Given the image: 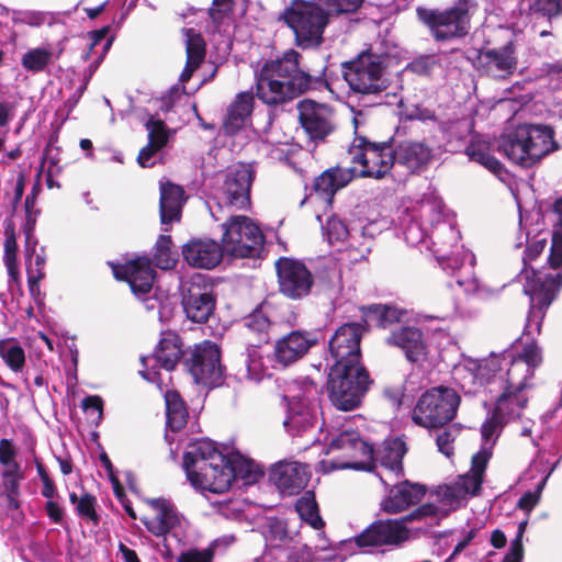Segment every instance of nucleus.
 I'll return each mask as SVG.
<instances>
[{"label":"nucleus","instance_id":"nucleus-1","mask_svg":"<svg viewBox=\"0 0 562 562\" xmlns=\"http://www.w3.org/2000/svg\"><path fill=\"white\" fill-rule=\"evenodd\" d=\"M329 16L314 1L292 0L283 10L280 20L293 32L295 46L312 53L302 56L290 48L255 71L256 95L265 104L281 105L305 92L329 89V55L317 50L324 43Z\"/></svg>","mask_w":562,"mask_h":562},{"label":"nucleus","instance_id":"nucleus-2","mask_svg":"<svg viewBox=\"0 0 562 562\" xmlns=\"http://www.w3.org/2000/svg\"><path fill=\"white\" fill-rule=\"evenodd\" d=\"M364 330L361 323H347L328 341L326 389L331 404L340 411L358 408L373 382L361 362L360 341Z\"/></svg>","mask_w":562,"mask_h":562},{"label":"nucleus","instance_id":"nucleus-3","mask_svg":"<svg viewBox=\"0 0 562 562\" xmlns=\"http://www.w3.org/2000/svg\"><path fill=\"white\" fill-rule=\"evenodd\" d=\"M435 257L441 269L452 278L456 284L467 294L486 300L494 294V291L474 276L475 256L463 246H460V232L452 223L437 221L431 233Z\"/></svg>","mask_w":562,"mask_h":562},{"label":"nucleus","instance_id":"nucleus-4","mask_svg":"<svg viewBox=\"0 0 562 562\" xmlns=\"http://www.w3.org/2000/svg\"><path fill=\"white\" fill-rule=\"evenodd\" d=\"M561 286L562 272L541 273L532 270L531 277L526 276L524 293L529 296L530 306L521 337L526 338V344L517 358L524 360L533 372L542 363V352L535 342V335L540 334L546 311Z\"/></svg>","mask_w":562,"mask_h":562},{"label":"nucleus","instance_id":"nucleus-5","mask_svg":"<svg viewBox=\"0 0 562 562\" xmlns=\"http://www.w3.org/2000/svg\"><path fill=\"white\" fill-rule=\"evenodd\" d=\"M386 56L367 52L356 59L342 64V77L351 97L363 106L382 103L383 92L389 87L385 76Z\"/></svg>","mask_w":562,"mask_h":562},{"label":"nucleus","instance_id":"nucleus-6","mask_svg":"<svg viewBox=\"0 0 562 562\" xmlns=\"http://www.w3.org/2000/svg\"><path fill=\"white\" fill-rule=\"evenodd\" d=\"M464 368L470 378L479 385H495L525 393L527 381L533 376V371L524 360L514 357L510 350L496 355L492 352L487 359H469Z\"/></svg>","mask_w":562,"mask_h":562},{"label":"nucleus","instance_id":"nucleus-7","mask_svg":"<svg viewBox=\"0 0 562 562\" xmlns=\"http://www.w3.org/2000/svg\"><path fill=\"white\" fill-rule=\"evenodd\" d=\"M554 132L548 125L522 124L502 135L498 149L510 161L531 167L555 148Z\"/></svg>","mask_w":562,"mask_h":562},{"label":"nucleus","instance_id":"nucleus-8","mask_svg":"<svg viewBox=\"0 0 562 562\" xmlns=\"http://www.w3.org/2000/svg\"><path fill=\"white\" fill-rule=\"evenodd\" d=\"M255 175L252 164H237L225 171L221 183L207 201V207L215 221L221 220L218 212L224 209L245 210L250 205V189Z\"/></svg>","mask_w":562,"mask_h":562},{"label":"nucleus","instance_id":"nucleus-9","mask_svg":"<svg viewBox=\"0 0 562 562\" xmlns=\"http://www.w3.org/2000/svg\"><path fill=\"white\" fill-rule=\"evenodd\" d=\"M486 392L496 393L495 406L486 420L481 426V448H486L493 453V448L503 427L520 418L524 408L527 406L528 397L525 393L513 389L497 387L495 385H482Z\"/></svg>","mask_w":562,"mask_h":562},{"label":"nucleus","instance_id":"nucleus-10","mask_svg":"<svg viewBox=\"0 0 562 562\" xmlns=\"http://www.w3.org/2000/svg\"><path fill=\"white\" fill-rule=\"evenodd\" d=\"M438 508L432 504H424L400 519H379L355 537L357 547L371 551L384 546H398L408 538L406 522L435 517Z\"/></svg>","mask_w":562,"mask_h":562},{"label":"nucleus","instance_id":"nucleus-11","mask_svg":"<svg viewBox=\"0 0 562 562\" xmlns=\"http://www.w3.org/2000/svg\"><path fill=\"white\" fill-rule=\"evenodd\" d=\"M460 401L459 394L451 387H432L418 398L412 419L427 429L442 428L456 417Z\"/></svg>","mask_w":562,"mask_h":562},{"label":"nucleus","instance_id":"nucleus-12","mask_svg":"<svg viewBox=\"0 0 562 562\" xmlns=\"http://www.w3.org/2000/svg\"><path fill=\"white\" fill-rule=\"evenodd\" d=\"M417 13L436 42L462 38L471 29L469 0H457L453 5L443 10L419 8Z\"/></svg>","mask_w":562,"mask_h":562},{"label":"nucleus","instance_id":"nucleus-13","mask_svg":"<svg viewBox=\"0 0 562 562\" xmlns=\"http://www.w3.org/2000/svg\"><path fill=\"white\" fill-rule=\"evenodd\" d=\"M348 154L352 164L361 169L357 177L383 179L395 165L394 139L374 143L366 137L357 136L351 143Z\"/></svg>","mask_w":562,"mask_h":562},{"label":"nucleus","instance_id":"nucleus-14","mask_svg":"<svg viewBox=\"0 0 562 562\" xmlns=\"http://www.w3.org/2000/svg\"><path fill=\"white\" fill-rule=\"evenodd\" d=\"M224 229L222 246L225 252L236 258L257 257L265 237L259 226L245 215H229L222 224Z\"/></svg>","mask_w":562,"mask_h":562},{"label":"nucleus","instance_id":"nucleus-15","mask_svg":"<svg viewBox=\"0 0 562 562\" xmlns=\"http://www.w3.org/2000/svg\"><path fill=\"white\" fill-rule=\"evenodd\" d=\"M491 458V451H487L486 448H480L472 457L471 468L467 473L459 475L453 482L439 487L437 495L440 502L450 508H458L465 505L469 498L479 495Z\"/></svg>","mask_w":562,"mask_h":562},{"label":"nucleus","instance_id":"nucleus-16","mask_svg":"<svg viewBox=\"0 0 562 562\" xmlns=\"http://www.w3.org/2000/svg\"><path fill=\"white\" fill-rule=\"evenodd\" d=\"M225 456L214 441L201 438L188 445L183 454V469L190 483L203 491H209L213 479L209 477L211 470H220Z\"/></svg>","mask_w":562,"mask_h":562},{"label":"nucleus","instance_id":"nucleus-17","mask_svg":"<svg viewBox=\"0 0 562 562\" xmlns=\"http://www.w3.org/2000/svg\"><path fill=\"white\" fill-rule=\"evenodd\" d=\"M407 452L406 443L403 439L386 438L378 448H373V457L366 458L370 464L367 467L363 462H340L331 463V470L340 469H355L373 471L378 464L383 469V472L378 473L380 481L385 487L391 486L389 477L400 480L404 476L403 458Z\"/></svg>","mask_w":562,"mask_h":562},{"label":"nucleus","instance_id":"nucleus-18","mask_svg":"<svg viewBox=\"0 0 562 562\" xmlns=\"http://www.w3.org/2000/svg\"><path fill=\"white\" fill-rule=\"evenodd\" d=\"M184 367L198 384L215 387L222 383L221 350L215 342L205 340L188 349Z\"/></svg>","mask_w":562,"mask_h":562},{"label":"nucleus","instance_id":"nucleus-19","mask_svg":"<svg viewBox=\"0 0 562 562\" xmlns=\"http://www.w3.org/2000/svg\"><path fill=\"white\" fill-rule=\"evenodd\" d=\"M222 464L220 470L210 471L209 477L213 479L209 490L211 493L222 494L228 491L233 481L238 480L244 485H252L265 474L259 464L238 452L226 454Z\"/></svg>","mask_w":562,"mask_h":562},{"label":"nucleus","instance_id":"nucleus-20","mask_svg":"<svg viewBox=\"0 0 562 562\" xmlns=\"http://www.w3.org/2000/svg\"><path fill=\"white\" fill-rule=\"evenodd\" d=\"M188 355L183 349V342L179 335L173 331L164 333L153 353L140 358L143 370L139 374L151 383L159 384V368L171 371L177 363Z\"/></svg>","mask_w":562,"mask_h":562},{"label":"nucleus","instance_id":"nucleus-21","mask_svg":"<svg viewBox=\"0 0 562 562\" xmlns=\"http://www.w3.org/2000/svg\"><path fill=\"white\" fill-rule=\"evenodd\" d=\"M182 307L186 316L193 323H205L215 310L212 286L202 273H194L181 285Z\"/></svg>","mask_w":562,"mask_h":562},{"label":"nucleus","instance_id":"nucleus-22","mask_svg":"<svg viewBox=\"0 0 562 562\" xmlns=\"http://www.w3.org/2000/svg\"><path fill=\"white\" fill-rule=\"evenodd\" d=\"M276 270L280 292L286 297L300 300L310 294L314 279L302 261L281 257L276 262Z\"/></svg>","mask_w":562,"mask_h":562},{"label":"nucleus","instance_id":"nucleus-23","mask_svg":"<svg viewBox=\"0 0 562 562\" xmlns=\"http://www.w3.org/2000/svg\"><path fill=\"white\" fill-rule=\"evenodd\" d=\"M286 304H274L270 301H263L249 315L244 317L243 324L249 333L258 335V344H266L269 340L268 330L272 325L289 324L293 325L296 315L289 311Z\"/></svg>","mask_w":562,"mask_h":562},{"label":"nucleus","instance_id":"nucleus-24","mask_svg":"<svg viewBox=\"0 0 562 562\" xmlns=\"http://www.w3.org/2000/svg\"><path fill=\"white\" fill-rule=\"evenodd\" d=\"M186 53L187 60L186 66L180 74L179 81L182 85V89L180 90L178 85L171 87L166 95L161 99V110L165 112H169L176 102V100L180 99L183 93H186L184 83L190 80L193 72L201 66L205 58V42L201 34L196 33L194 30L189 29L186 30Z\"/></svg>","mask_w":562,"mask_h":562},{"label":"nucleus","instance_id":"nucleus-25","mask_svg":"<svg viewBox=\"0 0 562 562\" xmlns=\"http://www.w3.org/2000/svg\"><path fill=\"white\" fill-rule=\"evenodd\" d=\"M472 65L482 76L506 79L517 68L515 46L513 42H508L498 48L481 49L477 52Z\"/></svg>","mask_w":562,"mask_h":562},{"label":"nucleus","instance_id":"nucleus-26","mask_svg":"<svg viewBox=\"0 0 562 562\" xmlns=\"http://www.w3.org/2000/svg\"><path fill=\"white\" fill-rule=\"evenodd\" d=\"M299 120L312 142L324 140L335 130L329 106L312 100L299 103Z\"/></svg>","mask_w":562,"mask_h":562},{"label":"nucleus","instance_id":"nucleus-27","mask_svg":"<svg viewBox=\"0 0 562 562\" xmlns=\"http://www.w3.org/2000/svg\"><path fill=\"white\" fill-rule=\"evenodd\" d=\"M316 336L306 330H292L276 341L274 367L286 368L302 359L316 345Z\"/></svg>","mask_w":562,"mask_h":562},{"label":"nucleus","instance_id":"nucleus-28","mask_svg":"<svg viewBox=\"0 0 562 562\" xmlns=\"http://www.w3.org/2000/svg\"><path fill=\"white\" fill-rule=\"evenodd\" d=\"M113 273L117 280L127 281L137 297L151 293L156 272L149 258L137 257L125 265L113 266Z\"/></svg>","mask_w":562,"mask_h":562},{"label":"nucleus","instance_id":"nucleus-29","mask_svg":"<svg viewBox=\"0 0 562 562\" xmlns=\"http://www.w3.org/2000/svg\"><path fill=\"white\" fill-rule=\"evenodd\" d=\"M385 342L400 348L412 363L425 360L428 352L423 331L413 325H396L391 329Z\"/></svg>","mask_w":562,"mask_h":562},{"label":"nucleus","instance_id":"nucleus-30","mask_svg":"<svg viewBox=\"0 0 562 562\" xmlns=\"http://www.w3.org/2000/svg\"><path fill=\"white\" fill-rule=\"evenodd\" d=\"M269 477L283 494H297L307 485L311 469L305 463L280 461L272 467Z\"/></svg>","mask_w":562,"mask_h":562},{"label":"nucleus","instance_id":"nucleus-31","mask_svg":"<svg viewBox=\"0 0 562 562\" xmlns=\"http://www.w3.org/2000/svg\"><path fill=\"white\" fill-rule=\"evenodd\" d=\"M183 260L193 268L211 270L223 259L222 244L211 238H192L182 246Z\"/></svg>","mask_w":562,"mask_h":562},{"label":"nucleus","instance_id":"nucleus-32","mask_svg":"<svg viewBox=\"0 0 562 562\" xmlns=\"http://www.w3.org/2000/svg\"><path fill=\"white\" fill-rule=\"evenodd\" d=\"M144 125L148 132V144L139 150L137 164L149 168L155 166L158 153L167 145L173 132L156 115L149 114Z\"/></svg>","mask_w":562,"mask_h":562},{"label":"nucleus","instance_id":"nucleus-33","mask_svg":"<svg viewBox=\"0 0 562 562\" xmlns=\"http://www.w3.org/2000/svg\"><path fill=\"white\" fill-rule=\"evenodd\" d=\"M335 451H340L345 458L349 459L346 462H355L353 460L357 458L373 457V446L364 441L359 431L347 426H344V429L327 446V453ZM333 462L340 463L341 461H331L330 463ZM329 470L333 471L331 464H329Z\"/></svg>","mask_w":562,"mask_h":562},{"label":"nucleus","instance_id":"nucleus-34","mask_svg":"<svg viewBox=\"0 0 562 562\" xmlns=\"http://www.w3.org/2000/svg\"><path fill=\"white\" fill-rule=\"evenodd\" d=\"M389 480L393 487L390 490L389 496L381 503L382 509L386 513H401L420 502L426 493L424 485L413 484L407 480L402 482L393 477H389Z\"/></svg>","mask_w":562,"mask_h":562},{"label":"nucleus","instance_id":"nucleus-35","mask_svg":"<svg viewBox=\"0 0 562 562\" xmlns=\"http://www.w3.org/2000/svg\"><path fill=\"white\" fill-rule=\"evenodd\" d=\"M356 177L357 169L355 167H330L314 179L312 190L322 200L331 203L335 194Z\"/></svg>","mask_w":562,"mask_h":562},{"label":"nucleus","instance_id":"nucleus-36","mask_svg":"<svg viewBox=\"0 0 562 562\" xmlns=\"http://www.w3.org/2000/svg\"><path fill=\"white\" fill-rule=\"evenodd\" d=\"M155 515L142 518L146 529L156 537H166L180 525V516L170 501L153 498L148 501Z\"/></svg>","mask_w":562,"mask_h":562},{"label":"nucleus","instance_id":"nucleus-37","mask_svg":"<svg viewBox=\"0 0 562 562\" xmlns=\"http://www.w3.org/2000/svg\"><path fill=\"white\" fill-rule=\"evenodd\" d=\"M159 215L164 226L178 223L181 220L186 203V192L182 187L170 181L160 182Z\"/></svg>","mask_w":562,"mask_h":562},{"label":"nucleus","instance_id":"nucleus-38","mask_svg":"<svg viewBox=\"0 0 562 562\" xmlns=\"http://www.w3.org/2000/svg\"><path fill=\"white\" fill-rule=\"evenodd\" d=\"M395 164L404 166L411 172L424 169L432 157V150L422 142H394Z\"/></svg>","mask_w":562,"mask_h":562},{"label":"nucleus","instance_id":"nucleus-39","mask_svg":"<svg viewBox=\"0 0 562 562\" xmlns=\"http://www.w3.org/2000/svg\"><path fill=\"white\" fill-rule=\"evenodd\" d=\"M254 109V95L251 92H240L237 94L235 101L228 108L225 121L224 131L226 134L233 135L241 130Z\"/></svg>","mask_w":562,"mask_h":562},{"label":"nucleus","instance_id":"nucleus-40","mask_svg":"<svg viewBox=\"0 0 562 562\" xmlns=\"http://www.w3.org/2000/svg\"><path fill=\"white\" fill-rule=\"evenodd\" d=\"M317 423V407H288V415L283 423L291 436H303L312 430Z\"/></svg>","mask_w":562,"mask_h":562},{"label":"nucleus","instance_id":"nucleus-41","mask_svg":"<svg viewBox=\"0 0 562 562\" xmlns=\"http://www.w3.org/2000/svg\"><path fill=\"white\" fill-rule=\"evenodd\" d=\"M289 392V395L283 396L288 402V407H317L321 391L314 381L307 378L302 381H296Z\"/></svg>","mask_w":562,"mask_h":562},{"label":"nucleus","instance_id":"nucleus-42","mask_svg":"<svg viewBox=\"0 0 562 562\" xmlns=\"http://www.w3.org/2000/svg\"><path fill=\"white\" fill-rule=\"evenodd\" d=\"M167 428L171 431L182 429L188 419V409L177 391L169 390L165 394Z\"/></svg>","mask_w":562,"mask_h":562},{"label":"nucleus","instance_id":"nucleus-43","mask_svg":"<svg viewBox=\"0 0 562 562\" xmlns=\"http://www.w3.org/2000/svg\"><path fill=\"white\" fill-rule=\"evenodd\" d=\"M246 376L250 381L260 382L270 376L268 366L265 363L259 344H249L245 353Z\"/></svg>","mask_w":562,"mask_h":562},{"label":"nucleus","instance_id":"nucleus-44","mask_svg":"<svg viewBox=\"0 0 562 562\" xmlns=\"http://www.w3.org/2000/svg\"><path fill=\"white\" fill-rule=\"evenodd\" d=\"M403 314V311L390 305L372 304L363 307L364 322L374 323L382 328L401 322Z\"/></svg>","mask_w":562,"mask_h":562},{"label":"nucleus","instance_id":"nucleus-45","mask_svg":"<svg viewBox=\"0 0 562 562\" xmlns=\"http://www.w3.org/2000/svg\"><path fill=\"white\" fill-rule=\"evenodd\" d=\"M324 234L329 244L345 241L349 239L351 247L356 246V227L348 225L337 215H331L323 226Z\"/></svg>","mask_w":562,"mask_h":562},{"label":"nucleus","instance_id":"nucleus-46","mask_svg":"<svg viewBox=\"0 0 562 562\" xmlns=\"http://www.w3.org/2000/svg\"><path fill=\"white\" fill-rule=\"evenodd\" d=\"M171 236L160 235L155 244L153 263L161 269H172L178 261V252L172 249Z\"/></svg>","mask_w":562,"mask_h":562},{"label":"nucleus","instance_id":"nucleus-47","mask_svg":"<svg viewBox=\"0 0 562 562\" xmlns=\"http://www.w3.org/2000/svg\"><path fill=\"white\" fill-rule=\"evenodd\" d=\"M0 358L15 373L25 366V351L14 338L0 339Z\"/></svg>","mask_w":562,"mask_h":562},{"label":"nucleus","instance_id":"nucleus-48","mask_svg":"<svg viewBox=\"0 0 562 562\" xmlns=\"http://www.w3.org/2000/svg\"><path fill=\"white\" fill-rule=\"evenodd\" d=\"M295 510L301 519L306 521L314 529L324 527V521L319 516L318 506L312 492H305V494L296 501Z\"/></svg>","mask_w":562,"mask_h":562},{"label":"nucleus","instance_id":"nucleus-49","mask_svg":"<svg viewBox=\"0 0 562 562\" xmlns=\"http://www.w3.org/2000/svg\"><path fill=\"white\" fill-rule=\"evenodd\" d=\"M52 59L53 52L49 47H36L23 54L21 65L25 70L37 74L44 71Z\"/></svg>","mask_w":562,"mask_h":562},{"label":"nucleus","instance_id":"nucleus-50","mask_svg":"<svg viewBox=\"0 0 562 562\" xmlns=\"http://www.w3.org/2000/svg\"><path fill=\"white\" fill-rule=\"evenodd\" d=\"M554 212L558 215V221L552 232L548 261L551 268L557 269L562 266V196L555 201Z\"/></svg>","mask_w":562,"mask_h":562},{"label":"nucleus","instance_id":"nucleus-51","mask_svg":"<svg viewBox=\"0 0 562 562\" xmlns=\"http://www.w3.org/2000/svg\"><path fill=\"white\" fill-rule=\"evenodd\" d=\"M11 21L15 25L26 24L32 27H40L44 24L52 25L54 15L46 11L11 10Z\"/></svg>","mask_w":562,"mask_h":562},{"label":"nucleus","instance_id":"nucleus-52","mask_svg":"<svg viewBox=\"0 0 562 562\" xmlns=\"http://www.w3.org/2000/svg\"><path fill=\"white\" fill-rule=\"evenodd\" d=\"M16 250L18 245L14 231L5 228L3 262L11 279H15L18 276Z\"/></svg>","mask_w":562,"mask_h":562},{"label":"nucleus","instance_id":"nucleus-53","mask_svg":"<svg viewBox=\"0 0 562 562\" xmlns=\"http://www.w3.org/2000/svg\"><path fill=\"white\" fill-rule=\"evenodd\" d=\"M402 225L404 239L408 245L416 246L425 240L427 236L426 229L423 223L416 220L414 212L409 220L403 218Z\"/></svg>","mask_w":562,"mask_h":562},{"label":"nucleus","instance_id":"nucleus-54","mask_svg":"<svg viewBox=\"0 0 562 562\" xmlns=\"http://www.w3.org/2000/svg\"><path fill=\"white\" fill-rule=\"evenodd\" d=\"M316 2L325 11H328L329 15H339L342 13H353L362 4V0H316Z\"/></svg>","mask_w":562,"mask_h":562},{"label":"nucleus","instance_id":"nucleus-55","mask_svg":"<svg viewBox=\"0 0 562 562\" xmlns=\"http://www.w3.org/2000/svg\"><path fill=\"white\" fill-rule=\"evenodd\" d=\"M356 245L359 243L361 246L360 249V257L364 258L371 250V241L374 238L376 234H379L381 231L378 227L376 223L370 222L366 225H362L360 227H356Z\"/></svg>","mask_w":562,"mask_h":562},{"label":"nucleus","instance_id":"nucleus-56","mask_svg":"<svg viewBox=\"0 0 562 562\" xmlns=\"http://www.w3.org/2000/svg\"><path fill=\"white\" fill-rule=\"evenodd\" d=\"M97 498L90 493H83L76 505V513L79 517L91 520L94 525L99 524V515L95 510Z\"/></svg>","mask_w":562,"mask_h":562},{"label":"nucleus","instance_id":"nucleus-57","mask_svg":"<svg viewBox=\"0 0 562 562\" xmlns=\"http://www.w3.org/2000/svg\"><path fill=\"white\" fill-rule=\"evenodd\" d=\"M82 409L92 424L99 425L103 416V401L98 395H90L83 398Z\"/></svg>","mask_w":562,"mask_h":562},{"label":"nucleus","instance_id":"nucleus-58","mask_svg":"<svg viewBox=\"0 0 562 562\" xmlns=\"http://www.w3.org/2000/svg\"><path fill=\"white\" fill-rule=\"evenodd\" d=\"M16 449L11 439L2 438L0 440V464L4 469H21L15 460Z\"/></svg>","mask_w":562,"mask_h":562},{"label":"nucleus","instance_id":"nucleus-59","mask_svg":"<svg viewBox=\"0 0 562 562\" xmlns=\"http://www.w3.org/2000/svg\"><path fill=\"white\" fill-rule=\"evenodd\" d=\"M436 65L437 60L435 56L423 55L408 63L406 69L419 76H428Z\"/></svg>","mask_w":562,"mask_h":562},{"label":"nucleus","instance_id":"nucleus-60","mask_svg":"<svg viewBox=\"0 0 562 562\" xmlns=\"http://www.w3.org/2000/svg\"><path fill=\"white\" fill-rule=\"evenodd\" d=\"M1 477L7 495L18 496L20 493V480L23 479L21 469H4L1 472Z\"/></svg>","mask_w":562,"mask_h":562},{"label":"nucleus","instance_id":"nucleus-61","mask_svg":"<svg viewBox=\"0 0 562 562\" xmlns=\"http://www.w3.org/2000/svg\"><path fill=\"white\" fill-rule=\"evenodd\" d=\"M532 10L543 16H557L562 14V0H535Z\"/></svg>","mask_w":562,"mask_h":562},{"label":"nucleus","instance_id":"nucleus-62","mask_svg":"<svg viewBox=\"0 0 562 562\" xmlns=\"http://www.w3.org/2000/svg\"><path fill=\"white\" fill-rule=\"evenodd\" d=\"M456 434V429L446 428L436 438L438 450L447 457H450L453 453Z\"/></svg>","mask_w":562,"mask_h":562},{"label":"nucleus","instance_id":"nucleus-63","mask_svg":"<svg viewBox=\"0 0 562 562\" xmlns=\"http://www.w3.org/2000/svg\"><path fill=\"white\" fill-rule=\"evenodd\" d=\"M213 553L211 550L206 549L203 551L191 549L189 551L182 552L177 562H212Z\"/></svg>","mask_w":562,"mask_h":562},{"label":"nucleus","instance_id":"nucleus-64","mask_svg":"<svg viewBox=\"0 0 562 562\" xmlns=\"http://www.w3.org/2000/svg\"><path fill=\"white\" fill-rule=\"evenodd\" d=\"M312 549L306 544L291 549L286 562H311Z\"/></svg>","mask_w":562,"mask_h":562}]
</instances>
